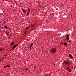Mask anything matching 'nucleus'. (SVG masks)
<instances>
[{"label": "nucleus", "instance_id": "nucleus-1", "mask_svg": "<svg viewBox=\"0 0 76 76\" xmlns=\"http://www.w3.org/2000/svg\"><path fill=\"white\" fill-rule=\"evenodd\" d=\"M50 51L52 53H54L56 52V48H52L51 49Z\"/></svg>", "mask_w": 76, "mask_h": 76}, {"label": "nucleus", "instance_id": "nucleus-2", "mask_svg": "<svg viewBox=\"0 0 76 76\" xmlns=\"http://www.w3.org/2000/svg\"><path fill=\"white\" fill-rule=\"evenodd\" d=\"M66 40H67L68 41H69V35L66 34Z\"/></svg>", "mask_w": 76, "mask_h": 76}, {"label": "nucleus", "instance_id": "nucleus-3", "mask_svg": "<svg viewBox=\"0 0 76 76\" xmlns=\"http://www.w3.org/2000/svg\"><path fill=\"white\" fill-rule=\"evenodd\" d=\"M18 44H16L13 47V48L12 49V50H14V48H15L16 47H17V46H18Z\"/></svg>", "mask_w": 76, "mask_h": 76}, {"label": "nucleus", "instance_id": "nucleus-4", "mask_svg": "<svg viewBox=\"0 0 76 76\" xmlns=\"http://www.w3.org/2000/svg\"><path fill=\"white\" fill-rule=\"evenodd\" d=\"M64 63L65 64H67L68 66H69V63H70V62L69 61L66 62V61H64Z\"/></svg>", "mask_w": 76, "mask_h": 76}, {"label": "nucleus", "instance_id": "nucleus-5", "mask_svg": "<svg viewBox=\"0 0 76 76\" xmlns=\"http://www.w3.org/2000/svg\"><path fill=\"white\" fill-rule=\"evenodd\" d=\"M69 56L70 58H71L72 59H73V56H72V54H69Z\"/></svg>", "mask_w": 76, "mask_h": 76}, {"label": "nucleus", "instance_id": "nucleus-6", "mask_svg": "<svg viewBox=\"0 0 76 76\" xmlns=\"http://www.w3.org/2000/svg\"><path fill=\"white\" fill-rule=\"evenodd\" d=\"M30 26H29V27H26L25 28V30L26 31H27V30L28 29H29V28H30Z\"/></svg>", "mask_w": 76, "mask_h": 76}, {"label": "nucleus", "instance_id": "nucleus-7", "mask_svg": "<svg viewBox=\"0 0 76 76\" xmlns=\"http://www.w3.org/2000/svg\"><path fill=\"white\" fill-rule=\"evenodd\" d=\"M67 44L66 42H64V45L65 46H66Z\"/></svg>", "mask_w": 76, "mask_h": 76}, {"label": "nucleus", "instance_id": "nucleus-8", "mask_svg": "<svg viewBox=\"0 0 76 76\" xmlns=\"http://www.w3.org/2000/svg\"><path fill=\"white\" fill-rule=\"evenodd\" d=\"M22 11L23 13H25L26 12V11H25L23 9H22Z\"/></svg>", "mask_w": 76, "mask_h": 76}, {"label": "nucleus", "instance_id": "nucleus-9", "mask_svg": "<svg viewBox=\"0 0 76 76\" xmlns=\"http://www.w3.org/2000/svg\"><path fill=\"white\" fill-rule=\"evenodd\" d=\"M32 45H33V43H31V45L29 46L30 48H31L32 47Z\"/></svg>", "mask_w": 76, "mask_h": 76}, {"label": "nucleus", "instance_id": "nucleus-10", "mask_svg": "<svg viewBox=\"0 0 76 76\" xmlns=\"http://www.w3.org/2000/svg\"><path fill=\"white\" fill-rule=\"evenodd\" d=\"M7 67H9L10 68V66L9 65H6Z\"/></svg>", "mask_w": 76, "mask_h": 76}, {"label": "nucleus", "instance_id": "nucleus-11", "mask_svg": "<svg viewBox=\"0 0 76 76\" xmlns=\"http://www.w3.org/2000/svg\"><path fill=\"white\" fill-rule=\"evenodd\" d=\"M15 44V42H12L11 43V45H13V44Z\"/></svg>", "mask_w": 76, "mask_h": 76}, {"label": "nucleus", "instance_id": "nucleus-12", "mask_svg": "<svg viewBox=\"0 0 76 76\" xmlns=\"http://www.w3.org/2000/svg\"><path fill=\"white\" fill-rule=\"evenodd\" d=\"M31 26H32V27L33 28L34 27V26H35V25L34 24V25H31Z\"/></svg>", "mask_w": 76, "mask_h": 76}, {"label": "nucleus", "instance_id": "nucleus-13", "mask_svg": "<svg viewBox=\"0 0 76 76\" xmlns=\"http://www.w3.org/2000/svg\"><path fill=\"white\" fill-rule=\"evenodd\" d=\"M3 50H4V49H3V48H2V49L0 48V51H3Z\"/></svg>", "mask_w": 76, "mask_h": 76}, {"label": "nucleus", "instance_id": "nucleus-14", "mask_svg": "<svg viewBox=\"0 0 76 76\" xmlns=\"http://www.w3.org/2000/svg\"><path fill=\"white\" fill-rule=\"evenodd\" d=\"M63 43L61 42L60 43V45H63Z\"/></svg>", "mask_w": 76, "mask_h": 76}, {"label": "nucleus", "instance_id": "nucleus-15", "mask_svg": "<svg viewBox=\"0 0 76 76\" xmlns=\"http://www.w3.org/2000/svg\"><path fill=\"white\" fill-rule=\"evenodd\" d=\"M30 12V8H29L28 10V12Z\"/></svg>", "mask_w": 76, "mask_h": 76}, {"label": "nucleus", "instance_id": "nucleus-16", "mask_svg": "<svg viewBox=\"0 0 76 76\" xmlns=\"http://www.w3.org/2000/svg\"><path fill=\"white\" fill-rule=\"evenodd\" d=\"M72 42L71 40H70L69 42Z\"/></svg>", "mask_w": 76, "mask_h": 76}, {"label": "nucleus", "instance_id": "nucleus-17", "mask_svg": "<svg viewBox=\"0 0 76 76\" xmlns=\"http://www.w3.org/2000/svg\"><path fill=\"white\" fill-rule=\"evenodd\" d=\"M25 70H28V69H27V68H25Z\"/></svg>", "mask_w": 76, "mask_h": 76}, {"label": "nucleus", "instance_id": "nucleus-18", "mask_svg": "<svg viewBox=\"0 0 76 76\" xmlns=\"http://www.w3.org/2000/svg\"><path fill=\"white\" fill-rule=\"evenodd\" d=\"M29 12H28L27 14V15H29Z\"/></svg>", "mask_w": 76, "mask_h": 76}, {"label": "nucleus", "instance_id": "nucleus-19", "mask_svg": "<svg viewBox=\"0 0 76 76\" xmlns=\"http://www.w3.org/2000/svg\"><path fill=\"white\" fill-rule=\"evenodd\" d=\"M4 28H7V26H4Z\"/></svg>", "mask_w": 76, "mask_h": 76}, {"label": "nucleus", "instance_id": "nucleus-20", "mask_svg": "<svg viewBox=\"0 0 76 76\" xmlns=\"http://www.w3.org/2000/svg\"><path fill=\"white\" fill-rule=\"evenodd\" d=\"M69 72H71V70L69 69Z\"/></svg>", "mask_w": 76, "mask_h": 76}, {"label": "nucleus", "instance_id": "nucleus-21", "mask_svg": "<svg viewBox=\"0 0 76 76\" xmlns=\"http://www.w3.org/2000/svg\"><path fill=\"white\" fill-rule=\"evenodd\" d=\"M26 34V31H25L24 32V34Z\"/></svg>", "mask_w": 76, "mask_h": 76}, {"label": "nucleus", "instance_id": "nucleus-22", "mask_svg": "<svg viewBox=\"0 0 76 76\" xmlns=\"http://www.w3.org/2000/svg\"><path fill=\"white\" fill-rule=\"evenodd\" d=\"M30 50L31 51V48H30Z\"/></svg>", "mask_w": 76, "mask_h": 76}, {"label": "nucleus", "instance_id": "nucleus-23", "mask_svg": "<svg viewBox=\"0 0 76 76\" xmlns=\"http://www.w3.org/2000/svg\"><path fill=\"white\" fill-rule=\"evenodd\" d=\"M67 70H69V67H68L67 68Z\"/></svg>", "mask_w": 76, "mask_h": 76}, {"label": "nucleus", "instance_id": "nucleus-24", "mask_svg": "<svg viewBox=\"0 0 76 76\" xmlns=\"http://www.w3.org/2000/svg\"><path fill=\"white\" fill-rule=\"evenodd\" d=\"M4 67H7L6 66H4Z\"/></svg>", "mask_w": 76, "mask_h": 76}, {"label": "nucleus", "instance_id": "nucleus-25", "mask_svg": "<svg viewBox=\"0 0 76 76\" xmlns=\"http://www.w3.org/2000/svg\"><path fill=\"white\" fill-rule=\"evenodd\" d=\"M1 61H2V60H0V62H1Z\"/></svg>", "mask_w": 76, "mask_h": 76}]
</instances>
